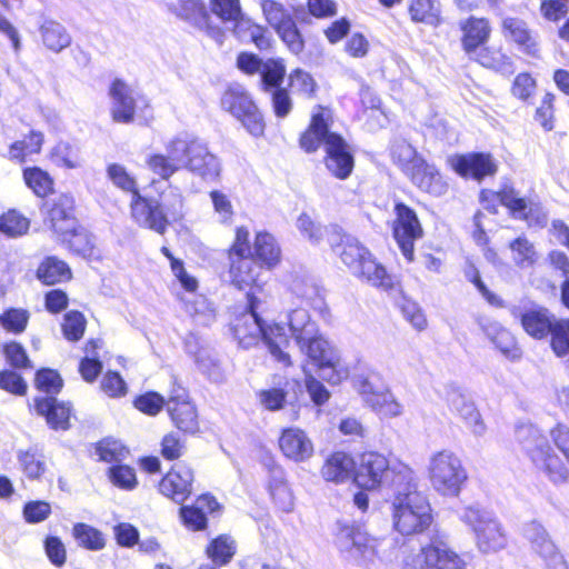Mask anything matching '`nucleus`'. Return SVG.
<instances>
[{"label": "nucleus", "instance_id": "32", "mask_svg": "<svg viewBox=\"0 0 569 569\" xmlns=\"http://www.w3.org/2000/svg\"><path fill=\"white\" fill-rule=\"evenodd\" d=\"M525 331L533 338L541 339L552 329L555 322L550 319L546 309H531L520 316Z\"/></svg>", "mask_w": 569, "mask_h": 569}, {"label": "nucleus", "instance_id": "10", "mask_svg": "<svg viewBox=\"0 0 569 569\" xmlns=\"http://www.w3.org/2000/svg\"><path fill=\"white\" fill-rule=\"evenodd\" d=\"M402 569H467L465 560L436 535L417 552L403 557Z\"/></svg>", "mask_w": 569, "mask_h": 569}, {"label": "nucleus", "instance_id": "33", "mask_svg": "<svg viewBox=\"0 0 569 569\" xmlns=\"http://www.w3.org/2000/svg\"><path fill=\"white\" fill-rule=\"evenodd\" d=\"M339 256L350 272L356 274L358 270H361L362 262L367 261L372 254L357 238L347 237Z\"/></svg>", "mask_w": 569, "mask_h": 569}, {"label": "nucleus", "instance_id": "36", "mask_svg": "<svg viewBox=\"0 0 569 569\" xmlns=\"http://www.w3.org/2000/svg\"><path fill=\"white\" fill-rule=\"evenodd\" d=\"M254 259L268 269L279 262L280 249L274 238L268 232H258L254 241Z\"/></svg>", "mask_w": 569, "mask_h": 569}, {"label": "nucleus", "instance_id": "19", "mask_svg": "<svg viewBox=\"0 0 569 569\" xmlns=\"http://www.w3.org/2000/svg\"><path fill=\"white\" fill-rule=\"evenodd\" d=\"M262 266L253 257H240L231 259L230 277L232 283L240 290L250 287L247 292H252L256 297L254 289L261 288Z\"/></svg>", "mask_w": 569, "mask_h": 569}, {"label": "nucleus", "instance_id": "14", "mask_svg": "<svg viewBox=\"0 0 569 569\" xmlns=\"http://www.w3.org/2000/svg\"><path fill=\"white\" fill-rule=\"evenodd\" d=\"M131 217L140 226L163 234L167 230V216L157 199L134 192L130 201Z\"/></svg>", "mask_w": 569, "mask_h": 569}, {"label": "nucleus", "instance_id": "1", "mask_svg": "<svg viewBox=\"0 0 569 569\" xmlns=\"http://www.w3.org/2000/svg\"><path fill=\"white\" fill-rule=\"evenodd\" d=\"M286 325L301 353L318 368L323 380L338 385L348 377V369L341 363L339 351L319 332L308 310H291Z\"/></svg>", "mask_w": 569, "mask_h": 569}, {"label": "nucleus", "instance_id": "9", "mask_svg": "<svg viewBox=\"0 0 569 569\" xmlns=\"http://www.w3.org/2000/svg\"><path fill=\"white\" fill-rule=\"evenodd\" d=\"M221 108L234 117L250 136L260 138L264 134L263 114L243 86L230 84L222 93Z\"/></svg>", "mask_w": 569, "mask_h": 569}, {"label": "nucleus", "instance_id": "35", "mask_svg": "<svg viewBox=\"0 0 569 569\" xmlns=\"http://www.w3.org/2000/svg\"><path fill=\"white\" fill-rule=\"evenodd\" d=\"M173 425L184 433L199 431L198 411L192 402L167 409Z\"/></svg>", "mask_w": 569, "mask_h": 569}, {"label": "nucleus", "instance_id": "43", "mask_svg": "<svg viewBox=\"0 0 569 569\" xmlns=\"http://www.w3.org/2000/svg\"><path fill=\"white\" fill-rule=\"evenodd\" d=\"M409 13L415 22L426 23L436 27L440 23V10L435 0H412Z\"/></svg>", "mask_w": 569, "mask_h": 569}, {"label": "nucleus", "instance_id": "62", "mask_svg": "<svg viewBox=\"0 0 569 569\" xmlns=\"http://www.w3.org/2000/svg\"><path fill=\"white\" fill-rule=\"evenodd\" d=\"M276 31L292 53L299 54L303 50L305 42L293 20L287 21Z\"/></svg>", "mask_w": 569, "mask_h": 569}, {"label": "nucleus", "instance_id": "50", "mask_svg": "<svg viewBox=\"0 0 569 569\" xmlns=\"http://www.w3.org/2000/svg\"><path fill=\"white\" fill-rule=\"evenodd\" d=\"M512 259L520 268H529L536 261V250L533 244L525 237H518L510 242Z\"/></svg>", "mask_w": 569, "mask_h": 569}, {"label": "nucleus", "instance_id": "49", "mask_svg": "<svg viewBox=\"0 0 569 569\" xmlns=\"http://www.w3.org/2000/svg\"><path fill=\"white\" fill-rule=\"evenodd\" d=\"M18 461L24 475L30 479L40 478L46 470V463L42 455L38 453L33 449L19 451Z\"/></svg>", "mask_w": 569, "mask_h": 569}, {"label": "nucleus", "instance_id": "29", "mask_svg": "<svg viewBox=\"0 0 569 569\" xmlns=\"http://www.w3.org/2000/svg\"><path fill=\"white\" fill-rule=\"evenodd\" d=\"M198 139L192 133L180 132L164 144V153L179 169L186 168Z\"/></svg>", "mask_w": 569, "mask_h": 569}, {"label": "nucleus", "instance_id": "2", "mask_svg": "<svg viewBox=\"0 0 569 569\" xmlns=\"http://www.w3.org/2000/svg\"><path fill=\"white\" fill-rule=\"evenodd\" d=\"M330 111L319 106L311 116L308 129L300 137V147L311 153L323 146L326 168L336 178L345 180L353 170L355 158L342 136L330 130Z\"/></svg>", "mask_w": 569, "mask_h": 569}, {"label": "nucleus", "instance_id": "48", "mask_svg": "<svg viewBox=\"0 0 569 569\" xmlns=\"http://www.w3.org/2000/svg\"><path fill=\"white\" fill-rule=\"evenodd\" d=\"M146 166L150 172L164 181L176 174L180 169L166 153L153 152L146 158Z\"/></svg>", "mask_w": 569, "mask_h": 569}, {"label": "nucleus", "instance_id": "55", "mask_svg": "<svg viewBox=\"0 0 569 569\" xmlns=\"http://www.w3.org/2000/svg\"><path fill=\"white\" fill-rule=\"evenodd\" d=\"M133 406L144 415L156 416L163 409V407H166V400L160 393L156 391H148L139 395L134 399Z\"/></svg>", "mask_w": 569, "mask_h": 569}, {"label": "nucleus", "instance_id": "12", "mask_svg": "<svg viewBox=\"0 0 569 569\" xmlns=\"http://www.w3.org/2000/svg\"><path fill=\"white\" fill-rule=\"evenodd\" d=\"M522 533L532 551L542 559L547 569H569L563 556L540 522L533 520L526 523Z\"/></svg>", "mask_w": 569, "mask_h": 569}, {"label": "nucleus", "instance_id": "16", "mask_svg": "<svg viewBox=\"0 0 569 569\" xmlns=\"http://www.w3.org/2000/svg\"><path fill=\"white\" fill-rule=\"evenodd\" d=\"M389 471V463L383 455L372 451L366 452L361 456L355 481L358 487L372 490L382 483Z\"/></svg>", "mask_w": 569, "mask_h": 569}, {"label": "nucleus", "instance_id": "8", "mask_svg": "<svg viewBox=\"0 0 569 569\" xmlns=\"http://www.w3.org/2000/svg\"><path fill=\"white\" fill-rule=\"evenodd\" d=\"M335 545L347 558L358 562H372L382 559L381 548L391 545L390 540L370 537L361 527L347 521H337Z\"/></svg>", "mask_w": 569, "mask_h": 569}, {"label": "nucleus", "instance_id": "41", "mask_svg": "<svg viewBox=\"0 0 569 569\" xmlns=\"http://www.w3.org/2000/svg\"><path fill=\"white\" fill-rule=\"evenodd\" d=\"M73 253L92 262L100 259V249L96 246V238L84 229L78 230L73 226Z\"/></svg>", "mask_w": 569, "mask_h": 569}, {"label": "nucleus", "instance_id": "17", "mask_svg": "<svg viewBox=\"0 0 569 569\" xmlns=\"http://www.w3.org/2000/svg\"><path fill=\"white\" fill-rule=\"evenodd\" d=\"M109 96L113 121L119 123L132 122L138 103V93L123 80L114 79L110 84Z\"/></svg>", "mask_w": 569, "mask_h": 569}, {"label": "nucleus", "instance_id": "13", "mask_svg": "<svg viewBox=\"0 0 569 569\" xmlns=\"http://www.w3.org/2000/svg\"><path fill=\"white\" fill-rule=\"evenodd\" d=\"M496 197L515 219L523 220L530 227H542L546 224L547 216L542 207L537 202L520 197L513 188L505 187Z\"/></svg>", "mask_w": 569, "mask_h": 569}, {"label": "nucleus", "instance_id": "20", "mask_svg": "<svg viewBox=\"0 0 569 569\" xmlns=\"http://www.w3.org/2000/svg\"><path fill=\"white\" fill-rule=\"evenodd\" d=\"M186 169L204 181H213L220 174V162L218 158L208 150L207 144L201 139H198L187 161Z\"/></svg>", "mask_w": 569, "mask_h": 569}, {"label": "nucleus", "instance_id": "44", "mask_svg": "<svg viewBox=\"0 0 569 569\" xmlns=\"http://www.w3.org/2000/svg\"><path fill=\"white\" fill-rule=\"evenodd\" d=\"M94 453L99 460L117 465L128 457L129 450L121 441L114 438H104L96 445Z\"/></svg>", "mask_w": 569, "mask_h": 569}, {"label": "nucleus", "instance_id": "60", "mask_svg": "<svg viewBox=\"0 0 569 569\" xmlns=\"http://www.w3.org/2000/svg\"><path fill=\"white\" fill-rule=\"evenodd\" d=\"M67 271V264L54 258H48L38 268V278L46 284L59 281Z\"/></svg>", "mask_w": 569, "mask_h": 569}, {"label": "nucleus", "instance_id": "3", "mask_svg": "<svg viewBox=\"0 0 569 569\" xmlns=\"http://www.w3.org/2000/svg\"><path fill=\"white\" fill-rule=\"evenodd\" d=\"M393 482L391 506L395 529L403 536L423 531L431 525V508L426 496L418 491L412 470L403 468Z\"/></svg>", "mask_w": 569, "mask_h": 569}, {"label": "nucleus", "instance_id": "39", "mask_svg": "<svg viewBox=\"0 0 569 569\" xmlns=\"http://www.w3.org/2000/svg\"><path fill=\"white\" fill-rule=\"evenodd\" d=\"M73 539L90 551H99L106 547V536L97 528L79 522L73 525Z\"/></svg>", "mask_w": 569, "mask_h": 569}, {"label": "nucleus", "instance_id": "26", "mask_svg": "<svg viewBox=\"0 0 569 569\" xmlns=\"http://www.w3.org/2000/svg\"><path fill=\"white\" fill-rule=\"evenodd\" d=\"M168 10L197 29H202L207 24L209 13L202 0H178L169 3Z\"/></svg>", "mask_w": 569, "mask_h": 569}, {"label": "nucleus", "instance_id": "61", "mask_svg": "<svg viewBox=\"0 0 569 569\" xmlns=\"http://www.w3.org/2000/svg\"><path fill=\"white\" fill-rule=\"evenodd\" d=\"M187 311L194 321L202 326H209L214 320V310L203 297H197L187 303Z\"/></svg>", "mask_w": 569, "mask_h": 569}, {"label": "nucleus", "instance_id": "15", "mask_svg": "<svg viewBox=\"0 0 569 569\" xmlns=\"http://www.w3.org/2000/svg\"><path fill=\"white\" fill-rule=\"evenodd\" d=\"M453 170L461 177H471L481 181L496 174L498 166L490 153L471 152L456 156L450 160Z\"/></svg>", "mask_w": 569, "mask_h": 569}, {"label": "nucleus", "instance_id": "63", "mask_svg": "<svg viewBox=\"0 0 569 569\" xmlns=\"http://www.w3.org/2000/svg\"><path fill=\"white\" fill-rule=\"evenodd\" d=\"M260 405L269 411L282 409L287 402V391L282 388L262 389L257 393Z\"/></svg>", "mask_w": 569, "mask_h": 569}, {"label": "nucleus", "instance_id": "23", "mask_svg": "<svg viewBox=\"0 0 569 569\" xmlns=\"http://www.w3.org/2000/svg\"><path fill=\"white\" fill-rule=\"evenodd\" d=\"M34 410L46 417L52 429L67 430L69 428L70 408L58 402L54 397H38L34 399Z\"/></svg>", "mask_w": 569, "mask_h": 569}, {"label": "nucleus", "instance_id": "31", "mask_svg": "<svg viewBox=\"0 0 569 569\" xmlns=\"http://www.w3.org/2000/svg\"><path fill=\"white\" fill-rule=\"evenodd\" d=\"M360 269L361 270H358L355 276L370 286L382 290H389L392 288V277L387 272L386 268L373 258V256H371L367 261H363Z\"/></svg>", "mask_w": 569, "mask_h": 569}, {"label": "nucleus", "instance_id": "57", "mask_svg": "<svg viewBox=\"0 0 569 569\" xmlns=\"http://www.w3.org/2000/svg\"><path fill=\"white\" fill-rule=\"evenodd\" d=\"M457 416L463 420L473 436L482 437L486 433L487 427L472 400H470Z\"/></svg>", "mask_w": 569, "mask_h": 569}, {"label": "nucleus", "instance_id": "5", "mask_svg": "<svg viewBox=\"0 0 569 569\" xmlns=\"http://www.w3.org/2000/svg\"><path fill=\"white\" fill-rule=\"evenodd\" d=\"M515 437L526 456L537 469L555 485L567 481L569 471L560 457L551 448L547 436L530 422L516 426Z\"/></svg>", "mask_w": 569, "mask_h": 569}, {"label": "nucleus", "instance_id": "53", "mask_svg": "<svg viewBox=\"0 0 569 569\" xmlns=\"http://www.w3.org/2000/svg\"><path fill=\"white\" fill-rule=\"evenodd\" d=\"M107 176L112 183L122 191L130 192L131 197L134 192H139L136 179L119 163H111L107 168Z\"/></svg>", "mask_w": 569, "mask_h": 569}, {"label": "nucleus", "instance_id": "27", "mask_svg": "<svg viewBox=\"0 0 569 569\" xmlns=\"http://www.w3.org/2000/svg\"><path fill=\"white\" fill-rule=\"evenodd\" d=\"M486 336L509 359H518L521 355L512 333L498 322H480Z\"/></svg>", "mask_w": 569, "mask_h": 569}, {"label": "nucleus", "instance_id": "47", "mask_svg": "<svg viewBox=\"0 0 569 569\" xmlns=\"http://www.w3.org/2000/svg\"><path fill=\"white\" fill-rule=\"evenodd\" d=\"M30 228V221L17 210H9L0 216V231L8 237L23 236Z\"/></svg>", "mask_w": 569, "mask_h": 569}, {"label": "nucleus", "instance_id": "4", "mask_svg": "<svg viewBox=\"0 0 569 569\" xmlns=\"http://www.w3.org/2000/svg\"><path fill=\"white\" fill-rule=\"evenodd\" d=\"M258 305V298L252 292H249L248 311L234 325V338L243 349H249L262 340L274 360L286 367L290 366V356L283 351V348L289 343V336L284 326L280 323L268 325L259 316L257 311Z\"/></svg>", "mask_w": 569, "mask_h": 569}, {"label": "nucleus", "instance_id": "28", "mask_svg": "<svg viewBox=\"0 0 569 569\" xmlns=\"http://www.w3.org/2000/svg\"><path fill=\"white\" fill-rule=\"evenodd\" d=\"M269 473V490L274 503L284 512L292 511L293 496L286 481L283 469L274 465L270 468Z\"/></svg>", "mask_w": 569, "mask_h": 569}, {"label": "nucleus", "instance_id": "51", "mask_svg": "<svg viewBox=\"0 0 569 569\" xmlns=\"http://www.w3.org/2000/svg\"><path fill=\"white\" fill-rule=\"evenodd\" d=\"M210 9L213 14L224 22H239L242 18L239 0H210Z\"/></svg>", "mask_w": 569, "mask_h": 569}, {"label": "nucleus", "instance_id": "46", "mask_svg": "<svg viewBox=\"0 0 569 569\" xmlns=\"http://www.w3.org/2000/svg\"><path fill=\"white\" fill-rule=\"evenodd\" d=\"M23 180L38 197H46L52 191V179L40 168H26L23 170Z\"/></svg>", "mask_w": 569, "mask_h": 569}, {"label": "nucleus", "instance_id": "22", "mask_svg": "<svg viewBox=\"0 0 569 569\" xmlns=\"http://www.w3.org/2000/svg\"><path fill=\"white\" fill-rule=\"evenodd\" d=\"M463 32L462 47L471 57L477 53L478 48L487 42L490 36V26L487 19L470 17L460 22Z\"/></svg>", "mask_w": 569, "mask_h": 569}, {"label": "nucleus", "instance_id": "56", "mask_svg": "<svg viewBox=\"0 0 569 569\" xmlns=\"http://www.w3.org/2000/svg\"><path fill=\"white\" fill-rule=\"evenodd\" d=\"M551 348L558 357L569 352V320L556 321L551 331Z\"/></svg>", "mask_w": 569, "mask_h": 569}, {"label": "nucleus", "instance_id": "38", "mask_svg": "<svg viewBox=\"0 0 569 569\" xmlns=\"http://www.w3.org/2000/svg\"><path fill=\"white\" fill-rule=\"evenodd\" d=\"M475 54L476 60L488 69H492L503 76H510L515 72V66L511 58L500 50L482 48Z\"/></svg>", "mask_w": 569, "mask_h": 569}, {"label": "nucleus", "instance_id": "52", "mask_svg": "<svg viewBox=\"0 0 569 569\" xmlns=\"http://www.w3.org/2000/svg\"><path fill=\"white\" fill-rule=\"evenodd\" d=\"M108 476L113 486L132 490L137 486L136 471L132 467L121 465L120 462L108 469Z\"/></svg>", "mask_w": 569, "mask_h": 569}, {"label": "nucleus", "instance_id": "58", "mask_svg": "<svg viewBox=\"0 0 569 569\" xmlns=\"http://www.w3.org/2000/svg\"><path fill=\"white\" fill-rule=\"evenodd\" d=\"M36 387L38 390L50 395H57L62 388V379L60 375L51 369H41L36 375Z\"/></svg>", "mask_w": 569, "mask_h": 569}, {"label": "nucleus", "instance_id": "24", "mask_svg": "<svg viewBox=\"0 0 569 569\" xmlns=\"http://www.w3.org/2000/svg\"><path fill=\"white\" fill-rule=\"evenodd\" d=\"M355 467L356 463L351 456L337 451L326 459L321 468V476L328 482L341 483L352 476Z\"/></svg>", "mask_w": 569, "mask_h": 569}, {"label": "nucleus", "instance_id": "54", "mask_svg": "<svg viewBox=\"0 0 569 569\" xmlns=\"http://www.w3.org/2000/svg\"><path fill=\"white\" fill-rule=\"evenodd\" d=\"M263 14L268 23L278 30L286 24L287 21H291L292 18L289 11L279 2L273 0H263L261 3Z\"/></svg>", "mask_w": 569, "mask_h": 569}, {"label": "nucleus", "instance_id": "25", "mask_svg": "<svg viewBox=\"0 0 569 569\" xmlns=\"http://www.w3.org/2000/svg\"><path fill=\"white\" fill-rule=\"evenodd\" d=\"M507 38H510L522 52L532 57L537 56L539 49L536 37L528 29L527 23L517 18H506L502 22Z\"/></svg>", "mask_w": 569, "mask_h": 569}, {"label": "nucleus", "instance_id": "6", "mask_svg": "<svg viewBox=\"0 0 569 569\" xmlns=\"http://www.w3.org/2000/svg\"><path fill=\"white\" fill-rule=\"evenodd\" d=\"M459 519L472 531L476 547L481 553H496L507 547V532L493 512L471 505L460 510Z\"/></svg>", "mask_w": 569, "mask_h": 569}, {"label": "nucleus", "instance_id": "30", "mask_svg": "<svg viewBox=\"0 0 569 569\" xmlns=\"http://www.w3.org/2000/svg\"><path fill=\"white\" fill-rule=\"evenodd\" d=\"M70 210L71 198L69 196L62 194L53 200L49 210V222L51 229L59 236L66 237L71 231Z\"/></svg>", "mask_w": 569, "mask_h": 569}, {"label": "nucleus", "instance_id": "7", "mask_svg": "<svg viewBox=\"0 0 569 569\" xmlns=\"http://www.w3.org/2000/svg\"><path fill=\"white\" fill-rule=\"evenodd\" d=\"M427 471L431 488L442 497H458L468 480L462 460L449 449L433 452L428 459Z\"/></svg>", "mask_w": 569, "mask_h": 569}, {"label": "nucleus", "instance_id": "11", "mask_svg": "<svg viewBox=\"0 0 569 569\" xmlns=\"http://www.w3.org/2000/svg\"><path fill=\"white\" fill-rule=\"evenodd\" d=\"M396 219L392 223L393 237L408 262L413 261L415 242L423 234L416 211L403 202L395 203Z\"/></svg>", "mask_w": 569, "mask_h": 569}, {"label": "nucleus", "instance_id": "18", "mask_svg": "<svg viewBox=\"0 0 569 569\" xmlns=\"http://www.w3.org/2000/svg\"><path fill=\"white\" fill-rule=\"evenodd\" d=\"M193 472L184 463H177L159 483L160 492L177 503H182L191 493Z\"/></svg>", "mask_w": 569, "mask_h": 569}, {"label": "nucleus", "instance_id": "45", "mask_svg": "<svg viewBox=\"0 0 569 569\" xmlns=\"http://www.w3.org/2000/svg\"><path fill=\"white\" fill-rule=\"evenodd\" d=\"M42 41L52 51H60L69 44L64 28L56 21H47L41 27Z\"/></svg>", "mask_w": 569, "mask_h": 569}, {"label": "nucleus", "instance_id": "34", "mask_svg": "<svg viewBox=\"0 0 569 569\" xmlns=\"http://www.w3.org/2000/svg\"><path fill=\"white\" fill-rule=\"evenodd\" d=\"M102 347L100 339H91L84 348L86 356L79 365V372L84 381L93 382L102 371V362L98 357V349Z\"/></svg>", "mask_w": 569, "mask_h": 569}, {"label": "nucleus", "instance_id": "64", "mask_svg": "<svg viewBox=\"0 0 569 569\" xmlns=\"http://www.w3.org/2000/svg\"><path fill=\"white\" fill-rule=\"evenodd\" d=\"M101 390L110 398H120L127 395L128 387L119 372L109 370L102 377Z\"/></svg>", "mask_w": 569, "mask_h": 569}, {"label": "nucleus", "instance_id": "40", "mask_svg": "<svg viewBox=\"0 0 569 569\" xmlns=\"http://www.w3.org/2000/svg\"><path fill=\"white\" fill-rule=\"evenodd\" d=\"M161 209L167 216V222L169 220L178 221L184 216V199L182 192L178 187H168V190L161 194V201H159Z\"/></svg>", "mask_w": 569, "mask_h": 569}, {"label": "nucleus", "instance_id": "59", "mask_svg": "<svg viewBox=\"0 0 569 569\" xmlns=\"http://www.w3.org/2000/svg\"><path fill=\"white\" fill-rule=\"evenodd\" d=\"M391 157L402 168L403 171L407 170L408 167H411V164H413V162L420 158L416 149L406 140H396L392 143Z\"/></svg>", "mask_w": 569, "mask_h": 569}, {"label": "nucleus", "instance_id": "42", "mask_svg": "<svg viewBox=\"0 0 569 569\" xmlns=\"http://www.w3.org/2000/svg\"><path fill=\"white\" fill-rule=\"evenodd\" d=\"M286 74L284 66L281 61L274 59H268L264 61L262 69L260 70V83L261 88L266 92H271L276 88H282Z\"/></svg>", "mask_w": 569, "mask_h": 569}, {"label": "nucleus", "instance_id": "37", "mask_svg": "<svg viewBox=\"0 0 569 569\" xmlns=\"http://www.w3.org/2000/svg\"><path fill=\"white\" fill-rule=\"evenodd\" d=\"M237 551L234 539L228 535H220L207 546L206 553L217 566L228 565Z\"/></svg>", "mask_w": 569, "mask_h": 569}, {"label": "nucleus", "instance_id": "21", "mask_svg": "<svg viewBox=\"0 0 569 569\" xmlns=\"http://www.w3.org/2000/svg\"><path fill=\"white\" fill-rule=\"evenodd\" d=\"M279 447L287 458L296 462L306 461L313 455L311 440L299 428L284 429L279 438Z\"/></svg>", "mask_w": 569, "mask_h": 569}]
</instances>
